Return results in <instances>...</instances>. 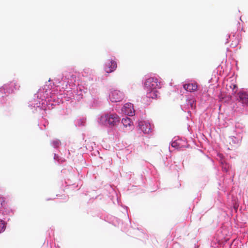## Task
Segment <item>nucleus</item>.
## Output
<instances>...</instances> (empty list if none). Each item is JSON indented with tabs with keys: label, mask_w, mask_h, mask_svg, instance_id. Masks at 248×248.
Wrapping results in <instances>:
<instances>
[{
	"label": "nucleus",
	"mask_w": 248,
	"mask_h": 248,
	"mask_svg": "<svg viewBox=\"0 0 248 248\" xmlns=\"http://www.w3.org/2000/svg\"><path fill=\"white\" fill-rule=\"evenodd\" d=\"M144 88L149 91L147 93V97L153 99L157 97V92L156 90L160 88V85L157 78L151 77L146 80Z\"/></svg>",
	"instance_id": "obj_1"
},
{
	"label": "nucleus",
	"mask_w": 248,
	"mask_h": 248,
	"mask_svg": "<svg viewBox=\"0 0 248 248\" xmlns=\"http://www.w3.org/2000/svg\"><path fill=\"white\" fill-rule=\"evenodd\" d=\"M120 121V117L116 114H107L101 116L100 122L104 125L114 126Z\"/></svg>",
	"instance_id": "obj_2"
},
{
	"label": "nucleus",
	"mask_w": 248,
	"mask_h": 248,
	"mask_svg": "<svg viewBox=\"0 0 248 248\" xmlns=\"http://www.w3.org/2000/svg\"><path fill=\"white\" fill-rule=\"evenodd\" d=\"M124 98V93L119 90H114L109 94V99L113 102H120Z\"/></svg>",
	"instance_id": "obj_3"
},
{
	"label": "nucleus",
	"mask_w": 248,
	"mask_h": 248,
	"mask_svg": "<svg viewBox=\"0 0 248 248\" xmlns=\"http://www.w3.org/2000/svg\"><path fill=\"white\" fill-rule=\"evenodd\" d=\"M117 67V63L113 60L107 62L105 66V70L107 73H110L116 70Z\"/></svg>",
	"instance_id": "obj_4"
},
{
	"label": "nucleus",
	"mask_w": 248,
	"mask_h": 248,
	"mask_svg": "<svg viewBox=\"0 0 248 248\" xmlns=\"http://www.w3.org/2000/svg\"><path fill=\"white\" fill-rule=\"evenodd\" d=\"M140 129L145 134H148L151 131L150 124L145 121H140L139 123Z\"/></svg>",
	"instance_id": "obj_5"
},
{
	"label": "nucleus",
	"mask_w": 248,
	"mask_h": 248,
	"mask_svg": "<svg viewBox=\"0 0 248 248\" xmlns=\"http://www.w3.org/2000/svg\"><path fill=\"white\" fill-rule=\"evenodd\" d=\"M123 111L125 114L129 116H133L135 114V112L133 109V105L131 103H126L123 108Z\"/></svg>",
	"instance_id": "obj_6"
},
{
	"label": "nucleus",
	"mask_w": 248,
	"mask_h": 248,
	"mask_svg": "<svg viewBox=\"0 0 248 248\" xmlns=\"http://www.w3.org/2000/svg\"><path fill=\"white\" fill-rule=\"evenodd\" d=\"M197 85L195 83H188L184 85V88L187 91L192 92L197 90Z\"/></svg>",
	"instance_id": "obj_7"
},
{
	"label": "nucleus",
	"mask_w": 248,
	"mask_h": 248,
	"mask_svg": "<svg viewBox=\"0 0 248 248\" xmlns=\"http://www.w3.org/2000/svg\"><path fill=\"white\" fill-rule=\"evenodd\" d=\"M240 101L243 104H248V94L245 92H240L238 94Z\"/></svg>",
	"instance_id": "obj_8"
},
{
	"label": "nucleus",
	"mask_w": 248,
	"mask_h": 248,
	"mask_svg": "<svg viewBox=\"0 0 248 248\" xmlns=\"http://www.w3.org/2000/svg\"><path fill=\"white\" fill-rule=\"evenodd\" d=\"M122 123L125 127L130 126L133 124L131 119L128 117L123 118Z\"/></svg>",
	"instance_id": "obj_9"
},
{
	"label": "nucleus",
	"mask_w": 248,
	"mask_h": 248,
	"mask_svg": "<svg viewBox=\"0 0 248 248\" xmlns=\"http://www.w3.org/2000/svg\"><path fill=\"white\" fill-rule=\"evenodd\" d=\"M7 203L5 201V199L3 197H0V209L2 208H6Z\"/></svg>",
	"instance_id": "obj_10"
},
{
	"label": "nucleus",
	"mask_w": 248,
	"mask_h": 248,
	"mask_svg": "<svg viewBox=\"0 0 248 248\" xmlns=\"http://www.w3.org/2000/svg\"><path fill=\"white\" fill-rule=\"evenodd\" d=\"M5 228V223L3 221L0 220V233L4 231Z\"/></svg>",
	"instance_id": "obj_11"
},
{
	"label": "nucleus",
	"mask_w": 248,
	"mask_h": 248,
	"mask_svg": "<svg viewBox=\"0 0 248 248\" xmlns=\"http://www.w3.org/2000/svg\"><path fill=\"white\" fill-rule=\"evenodd\" d=\"M171 146L173 147H175V148H177L178 147V145H177V142H175V141H174L172 143H171Z\"/></svg>",
	"instance_id": "obj_12"
},
{
	"label": "nucleus",
	"mask_w": 248,
	"mask_h": 248,
	"mask_svg": "<svg viewBox=\"0 0 248 248\" xmlns=\"http://www.w3.org/2000/svg\"><path fill=\"white\" fill-rule=\"evenodd\" d=\"M54 143L55 144L56 146H58L59 145V141H54Z\"/></svg>",
	"instance_id": "obj_13"
}]
</instances>
